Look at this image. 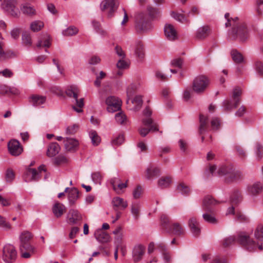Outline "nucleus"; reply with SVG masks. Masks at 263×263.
<instances>
[{
	"label": "nucleus",
	"instance_id": "f257e3e1",
	"mask_svg": "<svg viewBox=\"0 0 263 263\" xmlns=\"http://www.w3.org/2000/svg\"><path fill=\"white\" fill-rule=\"evenodd\" d=\"M204 175L206 177L214 175L223 177L227 182L235 181L241 177V173L231 165H208Z\"/></svg>",
	"mask_w": 263,
	"mask_h": 263
},
{
	"label": "nucleus",
	"instance_id": "f03ea898",
	"mask_svg": "<svg viewBox=\"0 0 263 263\" xmlns=\"http://www.w3.org/2000/svg\"><path fill=\"white\" fill-rule=\"evenodd\" d=\"M235 241L239 242L250 251L255 250L257 247L255 242L245 232H239L236 235L226 238L223 240V246L228 247Z\"/></svg>",
	"mask_w": 263,
	"mask_h": 263
},
{
	"label": "nucleus",
	"instance_id": "7ed1b4c3",
	"mask_svg": "<svg viewBox=\"0 0 263 263\" xmlns=\"http://www.w3.org/2000/svg\"><path fill=\"white\" fill-rule=\"evenodd\" d=\"M230 37L232 40L238 39L244 41L249 37L248 30L244 23H239L234 24L230 33Z\"/></svg>",
	"mask_w": 263,
	"mask_h": 263
},
{
	"label": "nucleus",
	"instance_id": "20e7f679",
	"mask_svg": "<svg viewBox=\"0 0 263 263\" xmlns=\"http://www.w3.org/2000/svg\"><path fill=\"white\" fill-rule=\"evenodd\" d=\"M80 92L79 88L76 85H71L67 88L66 90V95L70 97L75 99L76 104L73 105V109L78 113L83 111L82 108L84 106V99L81 98L78 99V95Z\"/></svg>",
	"mask_w": 263,
	"mask_h": 263
},
{
	"label": "nucleus",
	"instance_id": "39448f33",
	"mask_svg": "<svg viewBox=\"0 0 263 263\" xmlns=\"http://www.w3.org/2000/svg\"><path fill=\"white\" fill-rule=\"evenodd\" d=\"M43 171H46L45 165H40L37 168L28 167L24 174V180L26 182L38 181Z\"/></svg>",
	"mask_w": 263,
	"mask_h": 263
},
{
	"label": "nucleus",
	"instance_id": "423d86ee",
	"mask_svg": "<svg viewBox=\"0 0 263 263\" xmlns=\"http://www.w3.org/2000/svg\"><path fill=\"white\" fill-rule=\"evenodd\" d=\"M241 93V89L238 87H235L232 93V99L227 100L223 102L224 109L228 111L236 108L240 103Z\"/></svg>",
	"mask_w": 263,
	"mask_h": 263
},
{
	"label": "nucleus",
	"instance_id": "0eeeda50",
	"mask_svg": "<svg viewBox=\"0 0 263 263\" xmlns=\"http://www.w3.org/2000/svg\"><path fill=\"white\" fill-rule=\"evenodd\" d=\"M210 83L209 79L203 75L197 77L192 83L193 90L197 93H203Z\"/></svg>",
	"mask_w": 263,
	"mask_h": 263
},
{
	"label": "nucleus",
	"instance_id": "6e6552de",
	"mask_svg": "<svg viewBox=\"0 0 263 263\" xmlns=\"http://www.w3.org/2000/svg\"><path fill=\"white\" fill-rule=\"evenodd\" d=\"M142 123L144 126L140 127L138 132L140 136L145 137L151 131L156 132L159 130L158 124L154 122L152 118L142 119Z\"/></svg>",
	"mask_w": 263,
	"mask_h": 263
},
{
	"label": "nucleus",
	"instance_id": "1a4fd4ad",
	"mask_svg": "<svg viewBox=\"0 0 263 263\" xmlns=\"http://www.w3.org/2000/svg\"><path fill=\"white\" fill-rule=\"evenodd\" d=\"M136 27L138 31H145L152 28L151 23L146 14L139 13L136 18Z\"/></svg>",
	"mask_w": 263,
	"mask_h": 263
},
{
	"label": "nucleus",
	"instance_id": "9d476101",
	"mask_svg": "<svg viewBox=\"0 0 263 263\" xmlns=\"http://www.w3.org/2000/svg\"><path fill=\"white\" fill-rule=\"evenodd\" d=\"M2 8L13 17H17L20 15V11L17 7L16 0H0Z\"/></svg>",
	"mask_w": 263,
	"mask_h": 263
},
{
	"label": "nucleus",
	"instance_id": "9b49d317",
	"mask_svg": "<svg viewBox=\"0 0 263 263\" xmlns=\"http://www.w3.org/2000/svg\"><path fill=\"white\" fill-rule=\"evenodd\" d=\"M118 7L117 0H104L101 4V9L108 17L113 16Z\"/></svg>",
	"mask_w": 263,
	"mask_h": 263
},
{
	"label": "nucleus",
	"instance_id": "f8f14e48",
	"mask_svg": "<svg viewBox=\"0 0 263 263\" xmlns=\"http://www.w3.org/2000/svg\"><path fill=\"white\" fill-rule=\"evenodd\" d=\"M17 255L15 247L10 244L5 246L3 249V258L6 262H12L16 259Z\"/></svg>",
	"mask_w": 263,
	"mask_h": 263
},
{
	"label": "nucleus",
	"instance_id": "ddd939ff",
	"mask_svg": "<svg viewBox=\"0 0 263 263\" xmlns=\"http://www.w3.org/2000/svg\"><path fill=\"white\" fill-rule=\"evenodd\" d=\"M107 109L109 112H115L121 109V101L115 96H109L106 99Z\"/></svg>",
	"mask_w": 263,
	"mask_h": 263
},
{
	"label": "nucleus",
	"instance_id": "4468645a",
	"mask_svg": "<svg viewBox=\"0 0 263 263\" xmlns=\"http://www.w3.org/2000/svg\"><path fill=\"white\" fill-rule=\"evenodd\" d=\"M82 220V215L78 210L71 209L69 211L66 217L67 222L69 224H78L81 223Z\"/></svg>",
	"mask_w": 263,
	"mask_h": 263
},
{
	"label": "nucleus",
	"instance_id": "2eb2a0df",
	"mask_svg": "<svg viewBox=\"0 0 263 263\" xmlns=\"http://www.w3.org/2000/svg\"><path fill=\"white\" fill-rule=\"evenodd\" d=\"M8 148L9 153L13 156H18L23 152V147L18 141L12 139L8 143Z\"/></svg>",
	"mask_w": 263,
	"mask_h": 263
},
{
	"label": "nucleus",
	"instance_id": "dca6fc26",
	"mask_svg": "<svg viewBox=\"0 0 263 263\" xmlns=\"http://www.w3.org/2000/svg\"><path fill=\"white\" fill-rule=\"evenodd\" d=\"M35 249L30 243H20V252L22 257L29 258L35 252Z\"/></svg>",
	"mask_w": 263,
	"mask_h": 263
},
{
	"label": "nucleus",
	"instance_id": "f3484780",
	"mask_svg": "<svg viewBox=\"0 0 263 263\" xmlns=\"http://www.w3.org/2000/svg\"><path fill=\"white\" fill-rule=\"evenodd\" d=\"M145 247L142 245H136L132 251V257L134 262L140 261L145 254Z\"/></svg>",
	"mask_w": 263,
	"mask_h": 263
},
{
	"label": "nucleus",
	"instance_id": "a211bd4d",
	"mask_svg": "<svg viewBox=\"0 0 263 263\" xmlns=\"http://www.w3.org/2000/svg\"><path fill=\"white\" fill-rule=\"evenodd\" d=\"M64 147L67 152H75L78 149L79 142L74 138H66L64 140Z\"/></svg>",
	"mask_w": 263,
	"mask_h": 263
},
{
	"label": "nucleus",
	"instance_id": "6ab92c4d",
	"mask_svg": "<svg viewBox=\"0 0 263 263\" xmlns=\"http://www.w3.org/2000/svg\"><path fill=\"white\" fill-rule=\"evenodd\" d=\"M111 204L115 211L124 210L127 206V202L123 198L116 197L112 198Z\"/></svg>",
	"mask_w": 263,
	"mask_h": 263
},
{
	"label": "nucleus",
	"instance_id": "aec40b11",
	"mask_svg": "<svg viewBox=\"0 0 263 263\" xmlns=\"http://www.w3.org/2000/svg\"><path fill=\"white\" fill-rule=\"evenodd\" d=\"M160 170L156 165H149L145 171V177L151 180L160 174Z\"/></svg>",
	"mask_w": 263,
	"mask_h": 263
},
{
	"label": "nucleus",
	"instance_id": "412c9836",
	"mask_svg": "<svg viewBox=\"0 0 263 263\" xmlns=\"http://www.w3.org/2000/svg\"><path fill=\"white\" fill-rule=\"evenodd\" d=\"M164 33L167 39L174 41L177 38V32L171 24H166L164 27Z\"/></svg>",
	"mask_w": 263,
	"mask_h": 263
},
{
	"label": "nucleus",
	"instance_id": "4be33fe9",
	"mask_svg": "<svg viewBox=\"0 0 263 263\" xmlns=\"http://www.w3.org/2000/svg\"><path fill=\"white\" fill-rule=\"evenodd\" d=\"M120 181V180L118 178L116 177L111 179L110 181V183L113 187V189L118 194H120V191L122 189H125L127 186V181H126L125 183H121Z\"/></svg>",
	"mask_w": 263,
	"mask_h": 263
},
{
	"label": "nucleus",
	"instance_id": "5701e85b",
	"mask_svg": "<svg viewBox=\"0 0 263 263\" xmlns=\"http://www.w3.org/2000/svg\"><path fill=\"white\" fill-rule=\"evenodd\" d=\"M60 149V146L58 143L52 142L47 147L46 154L48 157H54L59 153Z\"/></svg>",
	"mask_w": 263,
	"mask_h": 263
},
{
	"label": "nucleus",
	"instance_id": "b1692460",
	"mask_svg": "<svg viewBox=\"0 0 263 263\" xmlns=\"http://www.w3.org/2000/svg\"><path fill=\"white\" fill-rule=\"evenodd\" d=\"M211 33V29L208 26H204L198 29L196 33V37L199 40H203Z\"/></svg>",
	"mask_w": 263,
	"mask_h": 263
},
{
	"label": "nucleus",
	"instance_id": "393cba45",
	"mask_svg": "<svg viewBox=\"0 0 263 263\" xmlns=\"http://www.w3.org/2000/svg\"><path fill=\"white\" fill-rule=\"evenodd\" d=\"M216 203V201L211 196H206L203 200V209L205 211L212 212V207Z\"/></svg>",
	"mask_w": 263,
	"mask_h": 263
},
{
	"label": "nucleus",
	"instance_id": "a878e982",
	"mask_svg": "<svg viewBox=\"0 0 263 263\" xmlns=\"http://www.w3.org/2000/svg\"><path fill=\"white\" fill-rule=\"evenodd\" d=\"M189 226L191 229L192 232L195 236H198L200 233V230L199 227V223L195 217H191L188 222Z\"/></svg>",
	"mask_w": 263,
	"mask_h": 263
},
{
	"label": "nucleus",
	"instance_id": "bb28decb",
	"mask_svg": "<svg viewBox=\"0 0 263 263\" xmlns=\"http://www.w3.org/2000/svg\"><path fill=\"white\" fill-rule=\"evenodd\" d=\"M95 236L97 240L103 243L107 242L110 239L109 234L101 229H99L96 231L95 233Z\"/></svg>",
	"mask_w": 263,
	"mask_h": 263
},
{
	"label": "nucleus",
	"instance_id": "cd10ccee",
	"mask_svg": "<svg viewBox=\"0 0 263 263\" xmlns=\"http://www.w3.org/2000/svg\"><path fill=\"white\" fill-rule=\"evenodd\" d=\"M199 133L200 135H202L208 129L209 120L207 117L201 114L199 117Z\"/></svg>",
	"mask_w": 263,
	"mask_h": 263
},
{
	"label": "nucleus",
	"instance_id": "c85d7f7f",
	"mask_svg": "<svg viewBox=\"0 0 263 263\" xmlns=\"http://www.w3.org/2000/svg\"><path fill=\"white\" fill-rule=\"evenodd\" d=\"M172 183V178L170 176H162L157 181L158 186L161 189L169 187Z\"/></svg>",
	"mask_w": 263,
	"mask_h": 263
},
{
	"label": "nucleus",
	"instance_id": "c756f323",
	"mask_svg": "<svg viewBox=\"0 0 263 263\" xmlns=\"http://www.w3.org/2000/svg\"><path fill=\"white\" fill-rule=\"evenodd\" d=\"M29 102L33 106H36L45 103L46 97L37 95H32L29 98Z\"/></svg>",
	"mask_w": 263,
	"mask_h": 263
},
{
	"label": "nucleus",
	"instance_id": "7c9ffc66",
	"mask_svg": "<svg viewBox=\"0 0 263 263\" xmlns=\"http://www.w3.org/2000/svg\"><path fill=\"white\" fill-rule=\"evenodd\" d=\"M263 190L262 185L260 182H256L248 187L249 193L252 196H256Z\"/></svg>",
	"mask_w": 263,
	"mask_h": 263
},
{
	"label": "nucleus",
	"instance_id": "2f4dec72",
	"mask_svg": "<svg viewBox=\"0 0 263 263\" xmlns=\"http://www.w3.org/2000/svg\"><path fill=\"white\" fill-rule=\"evenodd\" d=\"M79 198V191L75 188H71L68 193V202L70 205H73L76 203Z\"/></svg>",
	"mask_w": 263,
	"mask_h": 263
},
{
	"label": "nucleus",
	"instance_id": "473e14b6",
	"mask_svg": "<svg viewBox=\"0 0 263 263\" xmlns=\"http://www.w3.org/2000/svg\"><path fill=\"white\" fill-rule=\"evenodd\" d=\"M65 210V206L63 204L59 202L55 203L52 208L53 213L57 218L61 217L63 214Z\"/></svg>",
	"mask_w": 263,
	"mask_h": 263
},
{
	"label": "nucleus",
	"instance_id": "72a5a7b5",
	"mask_svg": "<svg viewBox=\"0 0 263 263\" xmlns=\"http://www.w3.org/2000/svg\"><path fill=\"white\" fill-rule=\"evenodd\" d=\"M4 43L0 41V61L6 60L11 58L13 54L9 50L5 51L4 50Z\"/></svg>",
	"mask_w": 263,
	"mask_h": 263
},
{
	"label": "nucleus",
	"instance_id": "f704fd0d",
	"mask_svg": "<svg viewBox=\"0 0 263 263\" xmlns=\"http://www.w3.org/2000/svg\"><path fill=\"white\" fill-rule=\"evenodd\" d=\"M170 231L177 236H180L184 233L183 227L178 222L174 223L172 225Z\"/></svg>",
	"mask_w": 263,
	"mask_h": 263
},
{
	"label": "nucleus",
	"instance_id": "c9c22d12",
	"mask_svg": "<svg viewBox=\"0 0 263 263\" xmlns=\"http://www.w3.org/2000/svg\"><path fill=\"white\" fill-rule=\"evenodd\" d=\"M33 235L29 231H24L20 235V243H30Z\"/></svg>",
	"mask_w": 263,
	"mask_h": 263
},
{
	"label": "nucleus",
	"instance_id": "e433bc0d",
	"mask_svg": "<svg viewBox=\"0 0 263 263\" xmlns=\"http://www.w3.org/2000/svg\"><path fill=\"white\" fill-rule=\"evenodd\" d=\"M135 54L139 60L142 61L145 56V52L143 45L141 43H138L136 45L135 49Z\"/></svg>",
	"mask_w": 263,
	"mask_h": 263
},
{
	"label": "nucleus",
	"instance_id": "4c0bfd02",
	"mask_svg": "<svg viewBox=\"0 0 263 263\" xmlns=\"http://www.w3.org/2000/svg\"><path fill=\"white\" fill-rule=\"evenodd\" d=\"M50 45L51 38L48 35L46 34L44 37L39 41L36 46L37 47H44L48 48L50 46Z\"/></svg>",
	"mask_w": 263,
	"mask_h": 263
},
{
	"label": "nucleus",
	"instance_id": "58836bf2",
	"mask_svg": "<svg viewBox=\"0 0 263 263\" xmlns=\"http://www.w3.org/2000/svg\"><path fill=\"white\" fill-rule=\"evenodd\" d=\"M254 150L256 159L258 160L261 159L263 157V145L259 142H256L255 144Z\"/></svg>",
	"mask_w": 263,
	"mask_h": 263
},
{
	"label": "nucleus",
	"instance_id": "ea45409f",
	"mask_svg": "<svg viewBox=\"0 0 263 263\" xmlns=\"http://www.w3.org/2000/svg\"><path fill=\"white\" fill-rule=\"evenodd\" d=\"M147 9L149 15L153 20L158 18L161 15L160 11L156 8H154L152 6H148Z\"/></svg>",
	"mask_w": 263,
	"mask_h": 263
},
{
	"label": "nucleus",
	"instance_id": "a19ab883",
	"mask_svg": "<svg viewBox=\"0 0 263 263\" xmlns=\"http://www.w3.org/2000/svg\"><path fill=\"white\" fill-rule=\"evenodd\" d=\"M115 119L117 123L123 125H126L128 122L127 117L123 112H119L116 114Z\"/></svg>",
	"mask_w": 263,
	"mask_h": 263
},
{
	"label": "nucleus",
	"instance_id": "79ce46f5",
	"mask_svg": "<svg viewBox=\"0 0 263 263\" xmlns=\"http://www.w3.org/2000/svg\"><path fill=\"white\" fill-rule=\"evenodd\" d=\"M56 164H67L71 162L69 157L66 154H61L55 158Z\"/></svg>",
	"mask_w": 263,
	"mask_h": 263
},
{
	"label": "nucleus",
	"instance_id": "37998d69",
	"mask_svg": "<svg viewBox=\"0 0 263 263\" xmlns=\"http://www.w3.org/2000/svg\"><path fill=\"white\" fill-rule=\"evenodd\" d=\"M136 89L137 87L135 84H131L127 87L126 89L127 103H128L129 100L132 99Z\"/></svg>",
	"mask_w": 263,
	"mask_h": 263
},
{
	"label": "nucleus",
	"instance_id": "c03bdc74",
	"mask_svg": "<svg viewBox=\"0 0 263 263\" xmlns=\"http://www.w3.org/2000/svg\"><path fill=\"white\" fill-rule=\"evenodd\" d=\"M22 12L28 15H33L35 14V10L33 7L30 6L29 5L25 4L21 7Z\"/></svg>",
	"mask_w": 263,
	"mask_h": 263
},
{
	"label": "nucleus",
	"instance_id": "a18cd8bd",
	"mask_svg": "<svg viewBox=\"0 0 263 263\" xmlns=\"http://www.w3.org/2000/svg\"><path fill=\"white\" fill-rule=\"evenodd\" d=\"M44 26V24L40 21H35L30 24V29L33 32H37L41 30Z\"/></svg>",
	"mask_w": 263,
	"mask_h": 263
},
{
	"label": "nucleus",
	"instance_id": "49530a36",
	"mask_svg": "<svg viewBox=\"0 0 263 263\" xmlns=\"http://www.w3.org/2000/svg\"><path fill=\"white\" fill-rule=\"evenodd\" d=\"M92 25L98 33L102 35H105L106 34V32L102 28L99 22L93 20L92 21Z\"/></svg>",
	"mask_w": 263,
	"mask_h": 263
},
{
	"label": "nucleus",
	"instance_id": "de8ad7c7",
	"mask_svg": "<svg viewBox=\"0 0 263 263\" xmlns=\"http://www.w3.org/2000/svg\"><path fill=\"white\" fill-rule=\"evenodd\" d=\"M231 55L233 61L236 63H241L243 62L242 55L236 50L231 51Z\"/></svg>",
	"mask_w": 263,
	"mask_h": 263
},
{
	"label": "nucleus",
	"instance_id": "09e8293b",
	"mask_svg": "<svg viewBox=\"0 0 263 263\" xmlns=\"http://www.w3.org/2000/svg\"><path fill=\"white\" fill-rule=\"evenodd\" d=\"M89 137L91 139V142L93 145H98L100 141V137L98 136L96 131L91 130L89 132Z\"/></svg>",
	"mask_w": 263,
	"mask_h": 263
},
{
	"label": "nucleus",
	"instance_id": "8fccbe9b",
	"mask_svg": "<svg viewBox=\"0 0 263 263\" xmlns=\"http://www.w3.org/2000/svg\"><path fill=\"white\" fill-rule=\"evenodd\" d=\"M172 16L177 21L182 23H188L190 22L187 17L183 14H180L176 12H172Z\"/></svg>",
	"mask_w": 263,
	"mask_h": 263
},
{
	"label": "nucleus",
	"instance_id": "3c124183",
	"mask_svg": "<svg viewBox=\"0 0 263 263\" xmlns=\"http://www.w3.org/2000/svg\"><path fill=\"white\" fill-rule=\"evenodd\" d=\"M131 102L133 104H135L134 110L135 111L139 110L142 106V100L141 96H136L134 99H132Z\"/></svg>",
	"mask_w": 263,
	"mask_h": 263
},
{
	"label": "nucleus",
	"instance_id": "603ef678",
	"mask_svg": "<svg viewBox=\"0 0 263 263\" xmlns=\"http://www.w3.org/2000/svg\"><path fill=\"white\" fill-rule=\"evenodd\" d=\"M211 212H207L205 211L204 213L202 215V217L203 219L209 223H217V220L213 216L212 214L211 213Z\"/></svg>",
	"mask_w": 263,
	"mask_h": 263
},
{
	"label": "nucleus",
	"instance_id": "864d4df0",
	"mask_svg": "<svg viewBox=\"0 0 263 263\" xmlns=\"http://www.w3.org/2000/svg\"><path fill=\"white\" fill-rule=\"evenodd\" d=\"M255 237L259 241H263V226L259 224L257 226L255 232Z\"/></svg>",
	"mask_w": 263,
	"mask_h": 263
},
{
	"label": "nucleus",
	"instance_id": "5fc2aeb1",
	"mask_svg": "<svg viewBox=\"0 0 263 263\" xmlns=\"http://www.w3.org/2000/svg\"><path fill=\"white\" fill-rule=\"evenodd\" d=\"M242 198L239 192H235L231 197V202L233 205H237L242 201Z\"/></svg>",
	"mask_w": 263,
	"mask_h": 263
},
{
	"label": "nucleus",
	"instance_id": "6e6d98bb",
	"mask_svg": "<svg viewBox=\"0 0 263 263\" xmlns=\"http://www.w3.org/2000/svg\"><path fill=\"white\" fill-rule=\"evenodd\" d=\"M177 190L179 192L184 195H187L190 193V189L189 187L184 183H181L178 185Z\"/></svg>",
	"mask_w": 263,
	"mask_h": 263
},
{
	"label": "nucleus",
	"instance_id": "4d7b16f0",
	"mask_svg": "<svg viewBox=\"0 0 263 263\" xmlns=\"http://www.w3.org/2000/svg\"><path fill=\"white\" fill-rule=\"evenodd\" d=\"M78 32V29L74 26H70L63 30V34L65 36H71L76 34Z\"/></svg>",
	"mask_w": 263,
	"mask_h": 263
},
{
	"label": "nucleus",
	"instance_id": "13d9d810",
	"mask_svg": "<svg viewBox=\"0 0 263 263\" xmlns=\"http://www.w3.org/2000/svg\"><path fill=\"white\" fill-rule=\"evenodd\" d=\"M22 41L25 46H29L32 44L30 34L27 32H25L23 33Z\"/></svg>",
	"mask_w": 263,
	"mask_h": 263
},
{
	"label": "nucleus",
	"instance_id": "bf43d9fd",
	"mask_svg": "<svg viewBox=\"0 0 263 263\" xmlns=\"http://www.w3.org/2000/svg\"><path fill=\"white\" fill-rule=\"evenodd\" d=\"M144 189L140 185H137L133 192V197L135 199H139L143 193Z\"/></svg>",
	"mask_w": 263,
	"mask_h": 263
},
{
	"label": "nucleus",
	"instance_id": "052dcab7",
	"mask_svg": "<svg viewBox=\"0 0 263 263\" xmlns=\"http://www.w3.org/2000/svg\"><path fill=\"white\" fill-rule=\"evenodd\" d=\"M140 211V206L139 204H134L132 205L131 212L134 215L135 218L138 219L139 216Z\"/></svg>",
	"mask_w": 263,
	"mask_h": 263
},
{
	"label": "nucleus",
	"instance_id": "680f3d73",
	"mask_svg": "<svg viewBox=\"0 0 263 263\" xmlns=\"http://www.w3.org/2000/svg\"><path fill=\"white\" fill-rule=\"evenodd\" d=\"M79 129V126L77 124H74L67 127L66 129V134L67 135H74Z\"/></svg>",
	"mask_w": 263,
	"mask_h": 263
},
{
	"label": "nucleus",
	"instance_id": "e2e57ef3",
	"mask_svg": "<svg viewBox=\"0 0 263 263\" xmlns=\"http://www.w3.org/2000/svg\"><path fill=\"white\" fill-rule=\"evenodd\" d=\"M0 227L4 230L8 231L11 229L10 224L7 222L5 218L0 215Z\"/></svg>",
	"mask_w": 263,
	"mask_h": 263
},
{
	"label": "nucleus",
	"instance_id": "0e129e2a",
	"mask_svg": "<svg viewBox=\"0 0 263 263\" xmlns=\"http://www.w3.org/2000/svg\"><path fill=\"white\" fill-rule=\"evenodd\" d=\"M15 177V174L11 168H8L6 172L5 178L7 182H12Z\"/></svg>",
	"mask_w": 263,
	"mask_h": 263
},
{
	"label": "nucleus",
	"instance_id": "69168bd1",
	"mask_svg": "<svg viewBox=\"0 0 263 263\" xmlns=\"http://www.w3.org/2000/svg\"><path fill=\"white\" fill-rule=\"evenodd\" d=\"M129 65L127 61L124 59H120L117 63V67L118 69H126L128 67Z\"/></svg>",
	"mask_w": 263,
	"mask_h": 263
},
{
	"label": "nucleus",
	"instance_id": "338daca9",
	"mask_svg": "<svg viewBox=\"0 0 263 263\" xmlns=\"http://www.w3.org/2000/svg\"><path fill=\"white\" fill-rule=\"evenodd\" d=\"M21 32V29L18 28H15L13 29L11 32V36L12 38H13L14 40H17L19 37L20 33Z\"/></svg>",
	"mask_w": 263,
	"mask_h": 263
},
{
	"label": "nucleus",
	"instance_id": "774afa93",
	"mask_svg": "<svg viewBox=\"0 0 263 263\" xmlns=\"http://www.w3.org/2000/svg\"><path fill=\"white\" fill-rule=\"evenodd\" d=\"M255 68L257 73L263 76V63L260 61H257L255 63Z\"/></svg>",
	"mask_w": 263,
	"mask_h": 263
}]
</instances>
